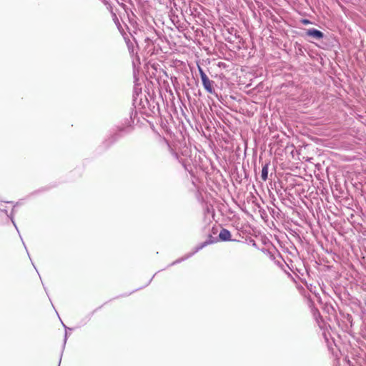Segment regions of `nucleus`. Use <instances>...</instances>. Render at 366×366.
Here are the masks:
<instances>
[{
    "label": "nucleus",
    "instance_id": "1",
    "mask_svg": "<svg viewBox=\"0 0 366 366\" xmlns=\"http://www.w3.org/2000/svg\"><path fill=\"white\" fill-rule=\"evenodd\" d=\"M198 71L199 72L204 89L209 94H215V91L213 87V84H214V81L209 79L202 67L198 66Z\"/></svg>",
    "mask_w": 366,
    "mask_h": 366
},
{
    "label": "nucleus",
    "instance_id": "2",
    "mask_svg": "<svg viewBox=\"0 0 366 366\" xmlns=\"http://www.w3.org/2000/svg\"><path fill=\"white\" fill-rule=\"evenodd\" d=\"M214 241L213 240H206L202 243H200L199 244H198L194 249V251L189 254H187V255H185L184 257H181L175 261H174L173 262H172L169 266H173L176 264H178V263H180L182 262V261L184 260H186L188 258L191 257L192 256H193L195 253H197V252H199V250L202 249L204 247H205L206 246L210 244H213Z\"/></svg>",
    "mask_w": 366,
    "mask_h": 366
},
{
    "label": "nucleus",
    "instance_id": "3",
    "mask_svg": "<svg viewBox=\"0 0 366 366\" xmlns=\"http://www.w3.org/2000/svg\"><path fill=\"white\" fill-rule=\"evenodd\" d=\"M207 240H213L214 241L213 243L218 242L219 240L222 242H227V241H232L231 239V233L230 232L224 228H222L219 234V239H213L212 235L209 236V239Z\"/></svg>",
    "mask_w": 366,
    "mask_h": 366
},
{
    "label": "nucleus",
    "instance_id": "4",
    "mask_svg": "<svg viewBox=\"0 0 366 366\" xmlns=\"http://www.w3.org/2000/svg\"><path fill=\"white\" fill-rule=\"evenodd\" d=\"M139 95H142V88L139 87L137 85H135L134 88V92H133V104L134 106H136L137 104H139L142 107H144L145 105L142 102V98H140L139 101L138 99Z\"/></svg>",
    "mask_w": 366,
    "mask_h": 366
},
{
    "label": "nucleus",
    "instance_id": "5",
    "mask_svg": "<svg viewBox=\"0 0 366 366\" xmlns=\"http://www.w3.org/2000/svg\"><path fill=\"white\" fill-rule=\"evenodd\" d=\"M306 34L308 36L312 37L315 39L320 40L325 36V34L320 30L315 28H310L307 29Z\"/></svg>",
    "mask_w": 366,
    "mask_h": 366
},
{
    "label": "nucleus",
    "instance_id": "6",
    "mask_svg": "<svg viewBox=\"0 0 366 366\" xmlns=\"http://www.w3.org/2000/svg\"><path fill=\"white\" fill-rule=\"evenodd\" d=\"M123 130H120L119 132L114 133V134L111 135L110 137H109L107 139H106L103 144L105 146V147H110L112 144H114L116 141H117L121 137V132Z\"/></svg>",
    "mask_w": 366,
    "mask_h": 366
},
{
    "label": "nucleus",
    "instance_id": "7",
    "mask_svg": "<svg viewBox=\"0 0 366 366\" xmlns=\"http://www.w3.org/2000/svg\"><path fill=\"white\" fill-rule=\"evenodd\" d=\"M0 212L4 213L11 219V221L12 224H14V226L15 227L16 229L19 233L18 227H17V226L14 222V209L13 208L11 212L9 214L8 213V211L6 209H0Z\"/></svg>",
    "mask_w": 366,
    "mask_h": 366
},
{
    "label": "nucleus",
    "instance_id": "8",
    "mask_svg": "<svg viewBox=\"0 0 366 366\" xmlns=\"http://www.w3.org/2000/svg\"><path fill=\"white\" fill-rule=\"evenodd\" d=\"M269 164H270V162H266L262 166V172H261V178L263 181H266L268 178V169H269Z\"/></svg>",
    "mask_w": 366,
    "mask_h": 366
},
{
    "label": "nucleus",
    "instance_id": "9",
    "mask_svg": "<svg viewBox=\"0 0 366 366\" xmlns=\"http://www.w3.org/2000/svg\"><path fill=\"white\" fill-rule=\"evenodd\" d=\"M62 325L65 330V334H64V343H63V347L64 348L65 345H66V341H67V336H66V330H69V331H71L72 330V328H70L67 326H66L62 322Z\"/></svg>",
    "mask_w": 366,
    "mask_h": 366
},
{
    "label": "nucleus",
    "instance_id": "10",
    "mask_svg": "<svg viewBox=\"0 0 366 366\" xmlns=\"http://www.w3.org/2000/svg\"><path fill=\"white\" fill-rule=\"evenodd\" d=\"M137 114V113L136 111L134 112H132L131 115H130V119H131V121L132 122V123H134V119H135Z\"/></svg>",
    "mask_w": 366,
    "mask_h": 366
},
{
    "label": "nucleus",
    "instance_id": "11",
    "mask_svg": "<svg viewBox=\"0 0 366 366\" xmlns=\"http://www.w3.org/2000/svg\"><path fill=\"white\" fill-rule=\"evenodd\" d=\"M301 22H302V24H304V25H308V24H312L311 21H310V20H309V19H302L301 20Z\"/></svg>",
    "mask_w": 366,
    "mask_h": 366
},
{
    "label": "nucleus",
    "instance_id": "12",
    "mask_svg": "<svg viewBox=\"0 0 366 366\" xmlns=\"http://www.w3.org/2000/svg\"><path fill=\"white\" fill-rule=\"evenodd\" d=\"M113 16H114V20L115 23H116L117 24H119V20H118V19H117V16H116V14H113Z\"/></svg>",
    "mask_w": 366,
    "mask_h": 366
},
{
    "label": "nucleus",
    "instance_id": "13",
    "mask_svg": "<svg viewBox=\"0 0 366 366\" xmlns=\"http://www.w3.org/2000/svg\"><path fill=\"white\" fill-rule=\"evenodd\" d=\"M43 191H44V189H41L34 192L31 194H37V193L43 192Z\"/></svg>",
    "mask_w": 366,
    "mask_h": 366
},
{
    "label": "nucleus",
    "instance_id": "14",
    "mask_svg": "<svg viewBox=\"0 0 366 366\" xmlns=\"http://www.w3.org/2000/svg\"><path fill=\"white\" fill-rule=\"evenodd\" d=\"M154 275L155 274L153 275V277L148 281V282L146 284V285L144 287L147 286L148 285H149L151 283V282H152L153 277H154Z\"/></svg>",
    "mask_w": 366,
    "mask_h": 366
},
{
    "label": "nucleus",
    "instance_id": "15",
    "mask_svg": "<svg viewBox=\"0 0 366 366\" xmlns=\"http://www.w3.org/2000/svg\"><path fill=\"white\" fill-rule=\"evenodd\" d=\"M360 366H366V362L363 360V365H362V363L360 362Z\"/></svg>",
    "mask_w": 366,
    "mask_h": 366
},
{
    "label": "nucleus",
    "instance_id": "16",
    "mask_svg": "<svg viewBox=\"0 0 366 366\" xmlns=\"http://www.w3.org/2000/svg\"><path fill=\"white\" fill-rule=\"evenodd\" d=\"M1 202H6V203H9V204H12L13 202H9V201H4V200H1Z\"/></svg>",
    "mask_w": 366,
    "mask_h": 366
},
{
    "label": "nucleus",
    "instance_id": "17",
    "mask_svg": "<svg viewBox=\"0 0 366 366\" xmlns=\"http://www.w3.org/2000/svg\"><path fill=\"white\" fill-rule=\"evenodd\" d=\"M23 244H24V247H25V249H26V244H24V242H23ZM27 251H28V250H26V252H27Z\"/></svg>",
    "mask_w": 366,
    "mask_h": 366
},
{
    "label": "nucleus",
    "instance_id": "18",
    "mask_svg": "<svg viewBox=\"0 0 366 366\" xmlns=\"http://www.w3.org/2000/svg\"><path fill=\"white\" fill-rule=\"evenodd\" d=\"M69 330H66V336L68 337L69 336Z\"/></svg>",
    "mask_w": 366,
    "mask_h": 366
},
{
    "label": "nucleus",
    "instance_id": "19",
    "mask_svg": "<svg viewBox=\"0 0 366 366\" xmlns=\"http://www.w3.org/2000/svg\"><path fill=\"white\" fill-rule=\"evenodd\" d=\"M134 290H132V292H129V295H132V293H134Z\"/></svg>",
    "mask_w": 366,
    "mask_h": 366
},
{
    "label": "nucleus",
    "instance_id": "20",
    "mask_svg": "<svg viewBox=\"0 0 366 366\" xmlns=\"http://www.w3.org/2000/svg\"><path fill=\"white\" fill-rule=\"evenodd\" d=\"M134 290H132V292H129V295H132V293H134Z\"/></svg>",
    "mask_w": 366,
    "mask_h": 366
},
{
    "label": "nucleus",
    "instance_id": "21",
    "mask_svg": "<svg viewBox=\"0 0 366 366\" xmlns=\"http://www.w3.org/2000/svg\"><path fill=\"white\" fill-rule=\"evenodd\" d=\"M134 290H132V292H129V295H132V293H134Z\"/></svg>",
    "mask_w": 366,
    "mask_h": 366
},
{
    "label": "nucleus",
    "instance_id": "22",
    "mask_svg": "<svg viewBox=\"0 0 366 366\" xmlns=\"http://www.w3.org/2000/svg\"><path fill=\"white\" fill-rule=\"evenodd\" d=\"M28 255H29V252H27ZM30 257V256H29ZM29 259H31V257H29Z\"/></svg>",
    "mask_w": 366,
    "mask_h": 366
}]
</instances>
